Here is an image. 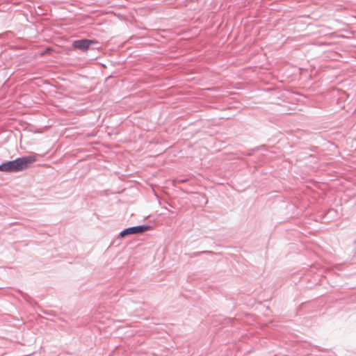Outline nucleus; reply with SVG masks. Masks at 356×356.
<instances>
[{
	"mask_svg": "<svg viewBox=\"0 0 356 356\" xmlns=\"http://www.w3.org/2000/svg\"><path fill=\"white\" fill-rule=\"evenodd\" d=\"M148 227L145 226H136L125 229L120 233V236L124 237L129 234H135L144 232L147 230Z\"/></svg>",
	"mask_w": 356,
	"mask_h": 356,
	"instance_id": "3",
	"label": "nucleus"
},
{
	"mask_svg": "<svg viewBox=\"0 0 356 356\" xmlns=\"http://www.w3.org/2000/svg\"><path fill=\"white\" fill-rule=\"evenodd\" d=\"M96 43L97 42L95 40L83 39L74 41L72 46L75 49L86 51L89 49L91 44Z\"/></svg>",
	"mask_w": 356,
	"mask_h": 356,
	"instance_id": "2",
	"label": "nucleus"
},
{
	"mask_svg": "<svg viewBox=\"0 0 356 356\" xmlns=\"http://www.w3.org/2000/svg\"><path fill=\"white\" fill-rule=\"evenodd\" d=\"M35 161V156H27L17 159L14 161H8L0 165V170L3 172H18L29 167L30 164Z\"/></svg>",
	"mask_w": 356,
	"mask_h": 356,
	"instance_id": "1",
	"label": "nucleus"
}]
</instances>
